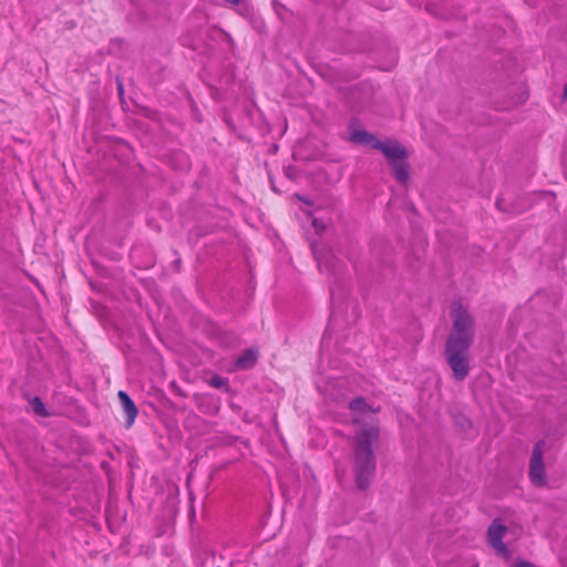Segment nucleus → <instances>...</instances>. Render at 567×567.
<instances>
[{"mask_svg": "<svg viewBox=\"0 0 567 567\" xmlns=\"http://www.w3.org/2000/svg\"><path fill=\"white\" fill-rule=\"evenodd\" d=\"M378 439L379 427L374 425L363 426L357 434L353 472L355 485L361 491L369 488L375 474L377 462L372 445Z\"/></svg>", "mask_w": 567, "mask_h": 567, "instance_id": "f257e3e1", "label": "nucleus"}, {"mask_svg": "<svg viewBox=\"0 0 567 567\" xmlns=\"http://www.w3.org/2000/svg\"><path fill=\"white\" fill-rule=\"evenodd\" d=\"M452 331L446 342L472 344L474 339V320L468 311L458 302L452 305Z\"/></svg>", "mask_w": 567, "mask_h": 567, "instance_id": "f03ea898", "label": "nucleus"}, {"mask_svg": "<svg viewBox=\"0 0 567 567\" xmlns=\"http://www.w3.org/2000/svg\"><path fill=\"white\" fill-rule=\"evenodd\" d=\"M471 344L466 343H445V358L452 370L453 378L461 382L465 380L470 372V352Z\"/></svg>", "mask_w": 567, "mask_h": 567, "instance_id": "7ed1b4c3", "label": "nucleus"}, {"mask_svg": "<svg viewBox=\"0 0 567 567\" xmlns=\"http://www.w3.org/2000/svg\"><path fill=\"white\" fill-rule=\"evenodd\" d=\"M311 247L318 268L321 272H331L336 277H341L343 275L344 265L334 257L330 249H327L318 243H313Z\"/></svg>", "mask_w": 567, "mask_h": 567, "instance_id": "20e7f679", "label": "nucleus"}, {"mask_svg": "<svg viewBox=\"0 0 567 567\" xmlns=\"http://www.w3.org/2000/svg\"><path fill=\"white\" fill-rule=\"evenodd\" d=\"M544 451L545 442L538 441L533 449L530 463H529V478L536 486H544L546 484V472L544 465Z\"/></svg>", "mask_w": 567, "mask_h": 567, "instance_id": "39448f33", "label": "nucleus"}, {"mask_svg": "<svg viewBox=\"0 0 567 567\" xmlns=\"http://www.w3.org/2000/svg\"><path fill=\"white\" fill-rule=\"evenodd\" d=\"M506 530V526L502 524L499 519H495L487 530L489 545L497 551V554L504 557H507L509 554L506 545L503 543V537Z\"/></svg>", "mask_w": 567, "mask_h": 567, "instance_id": "423d86ee", "label": "nucleus"}, {"mask_svg": "<svg viewBox=\"0 0 567 567\" xmlns=\"http://www.w3.org/2000/svg\"><path fill=\"white\" fill-rule=\"evenodd\" d=\"M377 150L381 151L390 164L406 158V150L396 141L379 142Z\"/></svg>", "mask_w": 567, "mask_h": 567, "instance_id": "0eeeda50", "label": "nucleus"}, {"mask_svg": "<svg viewBox=\"0 0 567 567\" xmlns=\"http://www.w3.org/2000/svg\"><path fill=\"white\" fill-rule=\"evenodd\" d=\"M349 134L350 142L358 145H369L374 150H377L380 142L373 134L364 130L354 128L352 123L349 126Z\"/></svg>", "mask_w": 567, "mask_h": 567, "instance_id": "6e6552de", "label": "nucleus"}, {"mask_svg": "<svg viewBox=\"0 0 567 567\" xmlns=\"http://www.w3.org/2000/svg\"><path fill=\"white\" fill-rule=\"evenodd\" d=\"M117 396L121 402L122 409L126 415L125 425L130 427L137 416V408L125 391H120L117 393Z\"/></svg>", "mask_w": 567, "mask_h": 567, "instance_id": "1a4fd4ad", "label": "nucleus"}, {"mask_svg": "<svg viewBox=\"0 0 567 567\" xmlns=\"http://www.w3.org/2000/svg\"><path fill=\"white\" fill-rule=\"evenodd\" d=\"M390 165L393 169L396 181L400 184H406L410 179V166L406 163V161H396L395 163L393 162V164Z\"/></svg>", "mask_w": 567, "mask_h": 567, "instance_id": "9d476101", "label": "nucleus"}, {"mask_svg": "<svg viewBox=\"0 0 567 567\" xmlns=\"http://www.w3.org/2000/svg\"><path fill=\"white\" fill-rule=\"evenodd\" d=\"M257 351L252 349H247L244 353L237 359L236 364L239 369L247 370L255 365L257 362Z\"/></svg>", "mask_w": 567, "mask_h": 567, "instance_id": "9b49d317", "label": "nucleus"}, {"mask_svg": "<svg viewBox=\"0 0 567 567\" xmlns=\"http://www.w3.org/2000/svg\"><path fill=\"white\" fill-rule=\"evenodd\" d=\"M349 409L353 412H365V411L370 410L367 401L362 396H358V398L353 399L349 403Z\"/></svg>", "mask_w": 567, "mask_h": 567, "instance_id": "f8f14e48", "label": "nucleus"}, {"mask_svg": "<svg viewBox=\"0 0 567 567\" xmlns=\"http://www.w3.org/2000/svg\"><path fill=\"white\" fill-rule=\"evenodd\" d=\"M496 206L499 210L502 212H506V213H512V214H519L524 210V208H520V207H516V206H509L507 203H506V198L505 197H501L496 200Z\"/></svg>", "mask_w": 567, "mask_h": 567, "instance_id": "ddd939ff", "label": "nucleus"}, {"mask_svg": "<svg viewBox=\"0 0 567 567\" xmlns=\"http://www.w3.org/2000/svg\"><path fill=\"white\" fill-rule=\"evenodd\" d=\"M30 405L33 410V412L37 414V415H40V416H48L49 413L45 409V405L44 403L41 401L40 398L35 396L31 400L30 402Z\"/></svg>", "mask_w": 567, "mask_h": 567, "instance_id": "4468645a", "label": "nucleus"}, {"mask_svg": "<svg viewBox=\"0 0 567 567\" xmlns=\"http://www.w3.org/2000/svg\"><path fill=\"white\" fill-rule=\"evenodd\" d=\"M330 292H331V301H332V312H331V317L334 316L336 313V307H337V302L339 300V297L341 296V292H339L338 288L334 286V284L331 285V288H330Z\"/></svg>", "mask_w": 567, "mask_h": 567, "instance_id": "2eb2a0df", "label": "nucleus"}, {"mask_svg": "<svg viewBox=\"0 0 567 567\" xmlns=\"http://www.w3.org/2000/svg\"><path fill=\"white\" fill-rule=\"evenodd\" d=\"M209 384L216 389H220L227 384V381L223 377L215 375L210 379Z\"/></svg>", "mask_w": 567, "mask_h": 567, "instance_id": "dca6fc26", "label": "nucleus"}, {"mask_svg": "<svg viewBox=\"0 0 567 567\" xmlns=\"http://www.w3.org/2000/svg\"><path fill=\"white\" fill-rule=\"evenodd\" d=\"M312 225H313L315 229L317 230V233H321L326 228L324 223L317 218H313Z\"/></svg>", "mask_w": 567, "mask_h": 567, "instance_id": "f3484780", "label": "nucleus"}, {"mask_svg": "<svg viewBox=\"0 0 567 567\" xmlns=\"http://www.w3.org/2000/svg\"><path fill=\"white\" fill-rule=\"evenodd\" d=\"M516 567H534V566L526 560H520L516 564Z\"/></svg>", "mask_w": 567, "mask_h": 567, "instance_id": "a211bd4d", "label": "nucleus"}, {"mask_svg": "<svg viewBox=\"0 0 567 567\" xmlns=\"http://www.w3.org/2000/svg\"><path fill=\"white\" fill-rule=\"evenodd\" d=\"M567 100V83L564 85L563 101Z\"/></svg>", "mask_w": 567, "mask_h": 567, "instance_id": "6ab92c4d", "label": "nucleus"}, {"mask_svg": "<svg viewBox=\"0 0 567 567\" xmlns=\"http://www.w3.org/2000/svg\"><path fill=\"white\" fill-rule=\"evenodd\" d=\"M226 2L230 3V4H238L239 3V0H225Z\"/></svg>", "mask_w": 567, "mask_h": 567, "instance_id": "aec40b11", "label": "nucleus"}]
</instances>
